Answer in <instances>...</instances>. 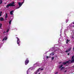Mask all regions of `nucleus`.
I'll use <instances>...</instances> for the list:
<instances>
[{
	"label": "nucleus",
	"mask_w": 74,
	"mask_h": 74,
	"mask_svg": "<svg viewBox=\"0 0 74 74\" xmlns=\"http://www.w3.org/2000/svg\"><path fill=\"white\" fill-rule=\"evenodd\" d=\"M2 14V12L1 11L0 12V16H1V14Z\"/></svg>",
	"instance_id": "18"
},
{
	"label": "nucleus",
	"mask_w": 74,
	"mask_h": 74,
	"mask_svg": "<svg viewBox=\"0 0 74 74\" xmlns=\"http://www.w3.org/2000/svg\"><path fill=\"white\" fill-rule=\"evenodd\" d=\"M5 33H6V32H5V31H4V32H3V34H5Z\"/></svg>",
	"instance_id": "23"
},
{
	"label": "nucleus",
	"mask_w": 74,
	"mask_h": 74,
	"mask_svg": "<svg viewBox=\"0 0 74 74\" xmlns=\"http://www.w3.org/2000/svg\"><path fill=\"white\" fill-rule=\"evenodd\" d=\"M38 74H40V73H39Z\"/></svg>",
	"instance_id": "33"
},
{
	"label": "nucleus",
	"mask_w": 74,
	"mask_h": 74,
	"mask_svg": "<svg viewBox=\"0 0 74 74\" xmlns=\"http://www.w3.org/2000/svg\"><path fill=\"white\" fill-rule=\"evenodd\" d=\"M68 21H69V20H68V19H67V20L66 21V23H67V22H68Z\"/></svg>",
	"instance_id": "20"
},
{
	"label": "nucleus",
	"mask_w": 74,
	"mask_h": 74,
	"mask_svg": "<svg viewBox=\"0 0 74 74\" xmlns=\"http://www.w3.org/2000/svg\"><path fill=\"white\" fill-rule=\"evenodd\" d=\"M73 27H74V25H73Z\"/></svg>",
	"instance_id": "34"
},
{
	"label": "nucleus",
	"mask_w": 74,
	"mask_h": 74,
	"mask_svg": "<svg viewBox=\"0 0 74 74\" xmlns=\"http://www.w3.org/2000/svg\"><path fill=\"white\" fill-rule=\"evenodd\" d=\"M63 67V65L61 64L59 66V68H61V67Z\"/></svg>",
	"instance_id": "14"
},
{
	"label": "nucleus",
	"mask_w": 74,
	"mask_h": 74,
	"mask_svg": "<svg viewBox=\"0 0 74 74\" xmlns=\"http://www.w3.org/2000/svg\"><path fill=\"white\" fill-rule=\"evenodd\" d=\"M15 4V2H13L12 3H10L9 4L7 5L6 6V7L7 8H8L9 7H14L15 6V5H14Z\"/></svg>",
	"instance_id": "2"
},
{
	"label": "nucleus",
	"mask_w": 74,
	"mask_h": 74,
	"mask_svg": "<svg viewBox=\"0 0 74 74\" xmlns=\"http://www.w3.org/2000/svg\"><path fill=\"white\" fill-rule=\"evenodd\" d=\"M67 72V71H66V70L64 71L65 72Z\"/></svg>",
	"instance_id": "30"
},
{
	"label": "nucleus",
	"mask_w": 74,
	"mask_h": 74,
	"mask_svg": "<svg viewBox=\"0 0 74 74\" xmlns=\"http://www.w3.org/2000/svg\"><path fill=\"white\" fill-rule=\"evenodd\" d=\"M13 11H14L13 10H12L10 12V14L11 15H12V13L13 12Z\"/></svg>",
	"instance_id": "12"
},
{
	"label": "nucleus",
	"mask_w": 74,
	"mask_h": 74,
	"mask_svg": "<svg viewBox=\"0 0 74 74\" xmlns=\"http://www.w3.org/2000/svg\"><path fill=\"white\" fill-rule=\"evenodd\" d=\"M29 62V60L28 59V58H27L25 61V65H27Z\"/></svg>",
	"instance_id": "3"
},
{
	"label": "nucleus",
	"mask_w": 74,
	"mask_h": 74,
	"mask_svg": "<svg viewBox=\"0 0 74 74\" xmlns=\"http://www.w3.org/2000/svg\"><path fill=\"white\" fill-rule=\"evenodd\" d=\"M1 26H2V24L0 23V28H1Z\"/></svg>",
	"instance_id": "19"
},
{
	"label": "nucleus",
	"mask_w": 74,
	"mask_h": 74,
	"mask_svg": "<svg viewBox=\"0 0 74 74\" xmlns=\"http://www.w3.org/2000/svg\"><path fill=\"white\" fill-rule=\"evenodd\" d=\"M23 3V2H22L21 4H22Z\"/></svg>",
	"instance_id": "31"
},
{
	"label": "nucleus",
	"mask_w": 74,
	"mask_h": 74,
	"mask_svg": "<svg viewBox=\"0 0 74 74\" xmlns=\"http://www.w3.org/2000/svg\"><path fill=\"white\" fill-rule=\"evenodd\" d=\"M72 60L71 61V60H69V61H66V62H63L62 63L63 64H64L65 65V64H66L67 63H70V62L71 61V62H74V56H73L72 57Z\"/></svg>",
	"instance_id": "1"
},
{
	"label": "nucleus",
	"mask_w": 74,
	"mask_h": 74,
	"mask_svg": "<svg viewBox=\"0 0 74 74\" xmlns=\"http://www.w3.org/2000/svg\"><path fill=\"white\" fill-rule=\"evenodd\" d=\"M3 3V1H2V0H1L0 1V4H1Z\"/></svg>",
	"instance_id": "16"
},
{
	"label": "nucleus",
	"mask_w": 74,
	"mask_h": 74,
	"mask_svg": "<svg viewBox=\"0 0 74 74\" xmlns=\"http://www.w3.org/2000/svg\"><path fill=\"white\" fill-rule=\"evenodd\" d=\"M11 22H12V20H10L9 22V25H11Z\"/></svg>",
	"instance_id": "13"
},
{
	"label": "nucleus",
	"mask_w": 74,
	"mask_h": 74,
	"mask_svg": "<svg viewBox=\"0 0 74 74\" xmlns=\"http://www.w3.org/2000/svg\"><path fill=\"white\" fill-rule=\"evenodd\" d=\"M64 69V67H63L62 68H61V70H63V69Z\"/></svg>",
	"instance_id": "17"
},
{
	"label": "nucleus",
	"mask_w": 74,
	"mask_h": 74,
	"mask_svg": "<svg viewBox=\"0 0 74 74\" xmlns=\"http://www.w3.org/2000/svg\"><path fill=\"white\" fill-rule=\"evenodd\" d=\"M4 20V18H0V21H3Z\"/></svg>",
	"instance_id": "7"
},
{
	"label": "nucleus",
	"mask_w": 74,
	"mask_h": 74,
	"mask_svg": "<svg viewBox=\"0 0 74 74\" xmlns=\"http://www.w3.org/2000/svg\"><path fill=\"white\" fill-rule=\"evenodd\" d=\"M62 63V62H60V63Z\"/></svg>",
	"instance_id": "32"
},
{
	"label": "nucleus",
	"mask_w": 74,
	"mask_h": 74,
	"mask_svg": "<svg viewBox=\"0 0 74 74\" xmlns=\"http://www.w3.org/2000/svg\"><path fill=\"white\" fill-rule=\"evenodd\" d=\"M69 55H70V53H68V55L69 56Z\"/></svg>",
	"instance_id": "26"
},
{
	"label": "nucleus",
	"mask_w": 74,
	"mask_h": 74,
	"mask_svg": "<svg viewBox=\"0 0 74 74\" xmlns=\"http://www.w3.org/2000/svg\"><path fill=\"white\" fill-rule=\"evenodd\" d=\"M8 17V15H7V13H6L5 16V18H7Z\"/></svg>",
	"instance_id": "8"
},
{
	"label": "nucleus",
	"mask_w": 74,
	"mask_h": 74,
	"mask_svg": "<svg viewBox=\"0 0 74 74\" xmlns=\"http://www.w3.org/2000/svg\"><path fill=\"white\" fill-rule=\"evenodd\" d=\"M71 47H70L69 49H68V51L69 52V51H71Z\"/></svg>",
	"instance_id": "15"
},
{
	"label": "nucleus",
	"mask_w": 74,
	"mask_h": 74,
	"mask_svg": "<svg viewBox=\"0 0 74 74\" xmlns=\"http://www.w3.org/2000/svg\"><path fill=\"white\" fill-rule=\"evenodd\" d=\"M46 58H47V59H48V58H49V57H48V56H47Z\"/></svg>",
	"instance_id": "24"
},
{
	"label": "nucleus",
	"mask_w": 74,
	"mask_h": 74,
	"mask_svg": "<svg viewBox=\"0 0 74 74\" xmlns=\"http://www.w3.org/2000/svg\"><path fill=\"white\" fill-rule=\"evenodd\" d=\"M41 68H39L38 70H37L36 71V72H37L38 73V72H39V71H40V69Z\"/></svg>",
	"instance_id": "9"
},
{
	"label": "nucleus",
	"mask_w": 74,
	"mask_h": 74,
	"mask_svg": "<svg viewBox=\"0 0 74 74\" xmlns=\"http://www.w3.org/2000/svg\"><path fill=\"white\" fill-rule=\"evenodd\" d=\"M42 70H43V69H40V71H42Z\"/></svg>",
	"instance_id": "28"
},
{
	"label": "nucleus",
	"mask_w": 74,
	"mask_h": 74,
	"mask_svg": "<svg viewBox=\"0 0 74 74\" xmlns=\"http://www.w3.org/2000/svg\"><path fill=\"white\" fill-rule=\"evenodd\" d=\"M69 52V51L68 50H66V51H65V52Z\"/></svg>",
	"instance_id": "22"
},
{
	"label": "nucleus",
	"mask_w": 74,
	"mask_h": 74,
	"mask_svg": "<svg viewBox=\"0 0 74 74\" xmlns=\"http://www.w3.org/2000/svg\"><path fill=\"white\" fill-rule=\"evenodd\" d=\"M16 38H17V44L18 45V46H20V40H19V39L18 37H16Z\"/></svg>",
	"instance_id": "4"
},
{
	"label": "nucleus",
	"mask_w": 74,
	"mask_h": 74,
	"mask_svg": "<svg viewBox=\"0 0 74 74\" xmlns=\"http://www.w3.org/2000/svg\"><path fill=\"white\" fill-rule=\"evenodd\" d=\"M51 53L50 54V55L51 56L52 55V56H53L54 55V53Z\"/></svg>",
	"instance_id": "10"
},
{
	"label": "nucleus",
	"mask_w": 74,
	"mask_h": 74,
	"mask_svg": "<svg viewBox=\"0 0 74 74\" xmlns=\"http://www.w3.org/2000/svg\"><path fill=\"white\" fill-rule=\"evenodd\" d=\"M37 72H36H36H35V74H37Z\"/></svg>",
	"instance_id": "27"
},
{
	"label": "nucleus",
	"mask_w": 74,
	"mask_h": 74,
	"mask_svg": "<svg viewBox=\"0 0 74 74\" xmlns=\"http://www.w3.org/2000/svg\"><path fill=\"white\" fill-rule=\"evenodd\" d=\"M69 42V39H67L66 40V43L68 44V43Z\"/></svg>",
	"instance_id": "11"
},
{
	"label": "nucleus",
	"mask_w": 74,
	"mask_h": 74,
	"mask_svg": "<svg viewBox=\"0 0 74 74\" xmlns=\"http://www.w3.org/2000/svg\"><path fill=\"white\" fill-rule=\"evenodd\" d=\"M54 59V57H53L52 58V60H53V59Z\"/></svg>",
	"instance_id": "21"
},
{
	"label": "nucleus",
	"mask_w": 74,
	"mask_h": 74,
	"mask_svg": "<svg viewBox=\"0 0 74 74\" xmlns=\"http://www.w3.org/2000/svg\"><path fill=\"white\" fill-rule=\"evenodd\" d=\"M58 73V72H56L55 74H57V73Z\"/></svg>",
	"instance_id": "29"
},
{
	"label": "nucleus",
	"mask_w": 74,
	"mask_h": 74,
	"mask_svg": "<svg viewBox=\"0 0 74 74\" xmlns=\"http://www.w3.org/2000/svg\"><path fill=\"white\" fill-rule=\"evenodd\" d=\"M7 40V38L5 37L3 38V40H2V41H4V40Z\"/></svg>",
	"instance_id": "6"
},
{
	"label": "nucleus",
	"mask_w": 74,
	"mask_h": 74,
	"mask_svg": "<svg viewBox=\"0 0 74 74\" xmlns=\"http://www.w3.org/2000/svg\"><path fill=\"white\" fill-rule=\"evenodd\" d=\"M9 30L8 29L6 31V32H9Z\"/></svg>",
	"instance_id": "25"
},
{
	"label": "nucleus",
	"mask_w": 74,
	"mask_h": 74,
	"mask_svg": "<svg viewBox=\"0 0 74 74\" xmlns=\"http://www.w3.org/2000/svg\"><path fill=\"white\" fill-rule=\"evenodd\" d=\"M18 5L19 7L16 8V9H18V8H20V7H21V6H22V4H21V3H18Z\"/></svg>",
	"instance_id": "5"
}]
</instances>
